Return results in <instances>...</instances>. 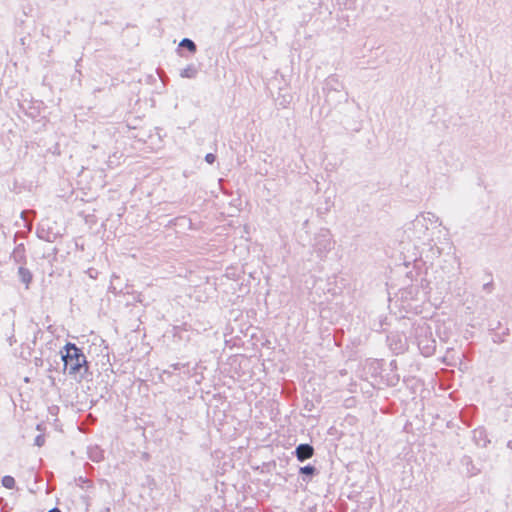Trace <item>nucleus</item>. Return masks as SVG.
Listing matches in <instances>:
<instances>
[{"mask_svg":"<svg viewBox=\"0 0 512 512\" xmlns=\"http://www.w3.org/2000/svg\"><path fill=\"white\" fill-rule=\"evenodd\" d=\"M399 243L402 254L413 256H449L455 249L450 230L429 211L420 212L402 226Z\"/></svg>","mask_w":512,"mask_h":512,"instance_id":"nucleus-1","label":"nucleus"},{"mask_svg":"<svg viewBox=\"0 0 512 512\" xmlns=\"http://www.w3.org/2000/svg\"><path fill=\"white\" fill-rule=\"evenodd\" d=\"M61 357L64 362V369L70 375L80 373L86 364V357L79 348L73 343H67L61 351Z\"/></svg>","mask_w":512,"mask_h":512,"instance_id":"nucleus-2","label":"nucleus"},{"mask_svg":"<svg viewBox=\"0 0 512 512\" xmlns=\"http://www.w3.org/2000/svg\"><path fill=\"white\" fill-rule=\"evenodd\" d=\"M50 224V220H42L37 229V236L48 242H52L59 235V232L53 231Z\"/></svg>","mask_w":512,"mask_h":512,"instance_id":"nucleus-3","label":"nucleus"},{"mask_svg":"<svg viewBox=\"0 0 512 512\" xmlns=\"http://www.w3.org/2000/svg\"><path fill=\"white\" fill-rule=\"evenodd\" d=\"M334 243L331 240L330 234L328 231H324L319 234L316 242V247L318 248V252H329L333 247Z\"/></svg>","mask_w":512,"mask_h":512,"instance_id":"nucleus-4","label":"nucleus"},{"mask_svg":"<svg viewBox=\"0 0 512 512\" xmlns=\"http://www.w3.org/2000/svg\"><path fill=\"white\" fill-rule=\"evenodd\" d=\"M314 449L309 444H301L296 448V456L299 461H304L313 456Z\"/></svg>","mask_w":512,"mask_h":512,"instance_id":"nucleus-5","label":"nucleus"},{"mask_svg":"<svg viewBox=\"0 0 512 512\" xmlns=\"http://www.w3.org/2000/svg\"><path fill=\"white\" fill-rule=\"evenodd\" d=\"M197 74H198V69L193 64L188 65L187 67L182 69L180 72V76L182 78H188V79L195 78L197 76Z\"/></svg>","mask_w":512,"mask_h":512,"instance_id":"nucleus-6","label":"nucleus"},{"mask_svg":"<svg viewBox=\"0 0 512 512\" xmlns=\"http://www.w3.org/2000/svg\"><path fill=\"white\" fill-rule=\"evenodd\" d=\"M35 215L34 211H22L21 212V219L23 221V224L25 227H27L28 230H31L32 227V218Z\"/></svg>","mask_w":512,"mask_h":512,"instance_id":"nucleus-7","label":"nucleus"},{"mask_svg":"<svg viewBox=\"0 0 512 512\" xmlns=\"http://www.w3.org/2000/svg\"><path fill=\"white\" fill-rule=\"evenodd\" d=\"M19 276H20L21 281L26 285V287H28V285L32 279V275L29 272V270H27L23 267H20L19 268Z\"/></svg>","mask_w":512,"mask_h":512,"instance_id":"nucleus-8","label":"nucleus"},{"mask_svg":"<svg viewBox=\"0 0 512 512\" xmlns=\"http://www.w3.org/2000/svg\"><path fill=\"white\" fill-rule=\"evenodd\" d=\"M179 46L188 49L191 53H195L197 49L196 44L189 38H183Z\"/></svg>","mask_w":512,"mask_h":512,"instance_id":"nucleus-9","label":"nucleus"},{"mask_svg":"<svg viewBox=\"0 0 512 512\" xmlns=\"http://www.w3.org/2000/svg\"><path fill=\"white\" fill-rule=\"evenodd\" d=\"M2 485L5 488L12 489L15 486V480L11 476H4L2 479Z\"/></svg>","mask_w":512,"mask_h":512,"instance_id":"nucleus-10","label":"nucleus"},{"mask_svg":"<svg viewBox=\"0 0 512 512\" xmlns=\"http://www.w3.org/2000/svg\"><path fill=\"white\" fill-rule=\"evenodd\" d=\"M300 473L306 475H313L315 473V468L313 466H304L300 468Z\"/></svg>","mask_w":512,"mask_h":512,"instance_id":"nucleus-11","label":"nucleus"},{"mask_svg":"<svg viewBox=\"0 0 512 512\" xmlns=\"http://www.w3.org/2000/svg\"><path fill=\"white\" fill-rule=\"evenodd\" d=\"M216 160V156L213 153H208L205 156V161L209 164H213Z\"/></svg>","mask_w":512,"mask_h":512,"instance_id":"nucleus-12","label":"nucleus"},{"mask_svg":"<svg viewBox=\"0 0 512 512\" xmlns=\"http://www.w3.org/2000/svg\"><path fill=\"white\" fill-rule=\"evenodd\" d=\"M44 442H45V440H44V437L42 435H38L35 438V445L38 446V447H41L44 444Z\"/></svg>","mask_w":512,"mask_h":512,"instance_id":"nucleus-13","label":"nucleus"},{"mask_svg":"<svg viewBox=\"0 0 512 512\" xmlns=\"http://www.w3.org/2000/svg\"><path fill=\"white\" fill-rule=\"evenodd\" d=\"M49 512H60V510L57 508H54V509L50 510Z\"/></svg>","mask_w":512,"mask_h":512,"instance_id":"nucleus-14","label":"nucleus"}]
</instances>
